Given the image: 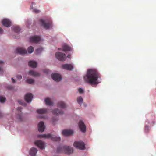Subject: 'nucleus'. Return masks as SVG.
<instances>
[{
  "label": "nucleus",
  "instance_id": "cd10ccee",
  "mask_svg": "<svg viewBox=\"0 0 156 156\" xmlns=\"http://www.w3.org/2000/svg\"><path fill=\"white\" fill-rule=\"evenodd\" d=\"M34 51V48L32 46L29 47L28 48V51L29 53H31Z\"/></svg>",
  "mask_w": 156,
  "mask_h": 156
},
{
  "label": "nucleus",
  "instance_id": "393cba45",
  "mask_svg": "<svg viewBox=\"0 0 156 156\" xmlns=\"http://www.w3.org/2000/svg\"><path fill=\"white\" fill-rule=\"evenodd\" d=\"M58 106L62 108H65L66 107V104L62 101H59L58 103Z\"/></svg>",
  "mask_w": 156,
  "mask_h": 156
},
{
  "label": "nucleus",
  "instance_id": "4be33fe9",
  "mask_svg": "<svg viewBox=\"0 0 156 156\" xmlns=\"http://www.w3.org/2000/svg\"><path fill=\"white\" fill-rule=\"evenodd\" d=\"M47 109H39L37 110V112L39 114H44L47 112Z\"/></svg>",
  "mask_w": 156,
  "mask_h": 156
},
{
  "label": "nucleus",
  "instance_id": "6ab92c4d",
  "mask_svg": "<svg viewBox=\"0 0 156 156\" xmlns=\"http://www.w3.org/2000/svg\"><path fill=\"white\" fill-rule=\"evenodd\" d=\"M53 114L56 115L58 114H62L63 113V112L62 110H59L58 109H55L52 111Z\"/></svg>",
  "mask_w": 156,
  "mask_h": 156
},
{
  "label": "nucleus",
  "instance_id": "7ed1b4c3",
  "mask_svg": "<svg viewBox=\"0 0 156 156\" xmlns=\"http://www.w3.org/2000/svg\"><path fill=\"white\" fill-rule=\"evenodd\" d=\"M38 137H39L51 139L52 140L54 141H59L60 139V137H58L55 136H52L51 134L39 135L38 136Z\"/></svg>",
  "mask_w": 156,
  "mask_h": 156
},
{
  "label": "nucleus",
  "instance_id": "b1692460",
  "mask_svg": "<svg viewBox=\"0 0 156 156\" xmlns=\"http://www.w3.org/2000/svg\"><path fill=\"white\" fill-rule=\"evenodd\" d=\"M45 102L46 104L49 106H51L53 104V103L51 102L50 98H47L45 99Z\"/></svg>",
  "mask_w": 156,
  "mask_h": 156
},
{
  "label": "nucleus",
  "instance_id": "f03ea898",
  "mask_svg": "<svg viewBox=\"0 0 156 156\" xmlns=\"http://www.w3.org/2000/svg\"><path fill=\"white\" fill-rule=\"evenodd\" d=\"M64 151L67 154H70L72 153L73 151L72 147L68 146H59L57 149V151L58 152H61Z\"/></svg>",
  "mask_w": 156,
  "mask_h": 156
},
{
  "label": "nucleus",
  "instance_id": "473e14b6",
  "mask_svg": "<svg viewBox=\"0 0 156 156\" xmlns=\"http://www.w3.org/2000/svg\"><path fill=\"white\" fill-rule=\"evenodd\" d=\"M17 118L19 119L20 121L22 120V116L21 114H20L17 115Z\"/></svg>",
  "mask_w": 156,
  "mask_h": 156
},
{
  "label": "nucleus",
  "instance_id": "f257e3e1",
  "mask_svg": "<svg viewBox=\"0 0 156 156\" xmlns=\"http://www.w3.org/2000/svg\"><path fill=\"white\" fill-rule=\"evenodd\" d=\"M101 77L100 75L95 69H89L87 71L86 75L84 76L86 82L90 84H97L100 82L98 80Z\"/></svg>",
  "mask_w": 156,
  "mask_h": 156
},
{
  "label": "nucleus",
  "instance_id": "f8f14e48",
  "mask_svg": "<svg viewBox=\"0 0 156 156\" xmlns=\"http://www.w3.org/2000/svg\"><path fill=\"white\" fill-rule=\"evenodd\" d=\"M17 53L20 54H24L27 53V51L22 48L18 47L17 48L16 50Z\"/></svg>",
  "mask_w": 156,
  "mask_h": 156
},
{
  "label": "nucleus",
  "instance_id": "2f4dec72",
  "mask_svg": "<svg viewBox=\"0 0 156 156\" xmlns=\"http://www.w3.org/2000/svg\"><path fill=\"white\" fill-rule=\"evenodd\" d=\"M43 48H38L36 50V51L37 53H40L43 50Z\"/></svg>",
  "mask_w": 156,
  "mask_h": 156
},
{
  "label": "nucleus",
  "instance_id": "4468645a",
  "mask_svg": "<svg viewBox=\"0 0 156 156\" xmlns=\"http://www.w3.org/2000/svg\"><path fill=\"white\" fill-rule=\"evenodd\" d=\"M38 130L40 132H42L44 131L45 129V126L44 123L43 122H40L38 124Z\"/></svg>",
  "mask_w": 156,
  "mask_h": 156
},
{
  "label": "nucleus",
  "instance_id": "79ce46f5",
  "mask_svg": "<svg viewBox=\"0 0 156 156\" xmlns=\"http://www.w3.org/2000/svg\"><path fill=\"white\" fill-rule=\"evenodd\" d=\"M3 62L2 61H0V64L3 63Z\"/></svg>",
  "mask_w": 156,
  "mask_h": 156
},
{
  "label": "nucleus",
  "instance_id": "0eeeda50",
  "mask_svg": "<svg viewBox=\"0 0 156 156\" xmlns=\"http://www.w3.org/2000/svg\"><path fill=\"white\" fill-rule=\"evenodd\" d=\"M41 39L40 36H34L31 37L30 38V42L34 43H37Z\"/></svg>",
  "mask_w": 156,
  "mask_h": 156
},
{
  "label": "nucleus",
  "instance_id": "423d86ee",
  "mask_svg": "<svg viewBox=\"0 0 156 156\" xmlns=\"http://www.w3.org/2000/svg\"><path fill=\"white\" fill-rule=\"evenodd\" d=\"M40 22L41 25L46 29H49L52 27V22L51 21H50L46 23L45 21L42 19H40Z\"/></svg>",
  "mask_w": 156,
  "mask_h": 156
},
{
  "label": "nucleus",
  "instance_id": "ddd939ff",
  "mask_svg": "<svg viewBox=\"0 0 156 156\" xmlns=\"http://www.w3.org/2000/svg\"><path fill=\"white\" fill-rule=\"evenodd\" d=\"M62 68L64 69L69 70H71L73 68V66L71 64H66L62 66Z\"/></svg>",
  "mask_w": 156,
  "mask_h": 156
},
{
  "label": "nucleus",
  "instance_id": "f704fd0d",
  "mask_svg": "<svg viewBox=\"0 0 156 156\" xmlns=\"http://www.w3.org/2000/svg\"><path fill=\"white\" fill-rule=\"evenodd\" d=\"M78 91L80 93H82L83 92V90L81 88H80L78 89Z\"/></svg>",
  "mask_w": 156,
  "mask_h": 156
},
{
  "label": "nucleus",
  "instance_id": "412c9836",
  "mask_svg": "<svg viewBox=\"0 0 156 156\" xmlns=\"http://www.w3.org/2000/svg\"><path fill=\"white\" fill-rule=\"evenodd\" d=\"M29 74L33 76H40L39 73L33 70L30 71L29 72Z\"/></svg>",
  "mask_w": 156,
  "mask_h": 156
},
{
  "label": "nucleus",
  "instance_id": "f3484780",
  "mask_svg": "<svg viewBox=\"0 0 156 156\" xmlns=\"http://www.w3.org/2000/svg\"><path fill=\"white\" fill-rule=\"evenodd\" d=\"M37 151V149L35 148H32L29 152L31 156H35Z\"/></svg>",
  "mask_w": 156,
  "mask_h": 156
},
{
  "label": "nucleus",
  "instance_id": "bb28decb",
  "mask_svg": "<svg viewBox=\"0 0 156 156\" xmlns=\"http://www.w3.org/2000/svg\"><path fill=\"white\" fill-rule=\"evenodd\" d=\"M77 101L80 105L83 102V99L81 97H79L77 98Z\"/></svg>",
  "mask_w": 156,
  "mask_h": 156
},
{
  "label": "nucleus",
  "instance_id": "a19ab883",
  "mask_svg": "<svg viewBox=\"0 0 156 156\" xmlns=\"http://www.w3.org/2000/svg\"><path fill=\"white\" fill-rule=\"evenodd\" d=\"M3 116L2 113L0 112V117H2Z\"/></svg>",
  "mask_w": 156,
  "mask_h": 156
},
{
  "label": "nucleus",
  "instance_id": "1a4fd4ad",
  "mask_svg": "<svg viewBox=\"0 0 156 156\" xmlns=\"http://www.w3.org/2000/svg\"><path fill=\"white\" fill-rule=\"evenodd\" d=\"M51 77L53 80L56 81H59L61 79V75L56 73L52 74Z\"/></svg>",
  "mask_w": 156,
  "mask_h": 156
},
{
  "label": "nucleus",
  "instance_id": "c85d7f7f",
  "mask_svg": "<svg viewBox=\"0 0 156 156\" xmlns=\"http://www.w3.org/2000/svg\"><path fill=\"white\" fill-rule=\"evenodd\" d=\"M26 82L29 84H32L34 82V80L31 79H28L26 80Z\"/></svg>",
  "mask_w": 156,
  "mask_h": 156
},
{
  "label": "nucleus",
  "instance_id": "20e7f679",
  "mask_svg": "<svg viewBox=\"0 0 156 156\" xmlns=\"http://www.w3.org/2000/svg\"><path fill=\"white\" fill-rule=\"evenodd\" d=\"M73 145L76 148L80 150H84L85 149V144L81 141H75Z\"/></svg>",
  "mask_w": 156,
  "mask_h": 156
},
{
  "label": "nucleus",
  "instance_id": "e433bc0d",
  "mask_svg": "<svg viewBox=\"0 0 156 156\" xmlns=\"http://www.w3.org/2000/svg\"><path fill=\"white\" fill-rule=\"evenodd\" d=\"M22 108L21 107H19L17 108V110L18 111H20L22 109Z\"/></svg>",
  "mask_w": 156,
  "mask_h": 156
},
{
  "label": "nucleus",
  "instance_id": "aec40b11",
  "mask_svg": "<svg viewBox=\"0 0 156 156\" xmlns=\"http://www.w3.org/2000/svg\"><path fill=\"white\" fill-rule=\"evenodd\" d=\"M62 49L64 51H70L71 50V48L67 45L65 44L62 46Z\"/></svg>",
  "mask_w": 156,
  "mask_h": 156
},
{
  "label": "nucleus",
  "instance_id": "5701e85b",
  "mask_svg": "<svg viewBox=\"0 0 156 156\" xmlns=\"http://www.w3.org/2000/svg\"><path fill=\"white\" fill-rule=\"evenodd\" d=\"M34 4L35 5V4L33 2H32L31 5L30 6V9H32L33 10H32L33 12L34 13H39L40 12V11L39 10H38L36 8H33V5Z\"/></svg>",
  "mask_w": 156,
  "mask_h": 156
},
{
  "label": "nucleus",
  "instance_id": "4c0bfd02",
  "mask_svg": "<svg viewBox=\"0 0 156 156\" xmlns=\"http://www.w3.org/2000/svg\"><path fill=\"white\" fill-rule=\"evenodd\" d=\"M12 80L13 83H14L16 81V80H15L14 79L12 78Z\"/></svg>",
  "mask_w": 156,
  "mask_h": 156
},
{
  "label": "nucleus",
  "instance_id": "39448f33",
  "mask_svg": "<svg viewBox=\"0 0 156 156\" xmlns=\"http://www.w3.org/2000/svg\"><path fill=\"white\" fill-rule=\"evenodd\" d=\"M55 56L58 59L62 61H65L66 59V56L65 54L62 52H56Z\"/></svg>",
  "mask_w": 156,
  "mask_h": 156
},
{
  "label": "nucleus",
  "instance_id": "7c9ffc66",
  "mask_svg": "<svg viewBox=\"0 0 156 156\" xmlns=\"http://www.w3.org/2000/svg\"><path fill=\"white\" fill-rule=\"evenodd\" d=\"M18 102L20 104L22 105L23 106H26V104L21 100H19Z\"/></svg>",
  "mask_w": 156,
  "mask_h": 156
},
{
  "label": "nucleus",
  "instance_id": "a211bd4d",
  "mask_svg": "<svg viewBox=\"0 0 156 156\" xmlns=\"http://www.w3.org/2000/svg\"><path fill=\"white\" fill-rule=\"evenodd\" d=\"M28 65L30 67L34 68L37 66V64L35 61H31L28 62Z\"/></svg>",
  "mask_w": 156,
  "mask_h": 156
},
{
  "label": "nucleus",
  "instance_id": "2eb2a0df",
  "mask_svg": "<svg viewBox=\"0 0 156 156\" xmlns=\"http://www.w3.org/2000/svg\"><path fill=\"white\" fill-rule=\"evenodd\" d=\"M73 133L71 130H64L62 131V134L65 136H68L72 134Z\"/></svg>",
  "mask_w": 156,
  "mask_h": 156
},
{
  "label": "nucleus",
  "instance_id": "9b49d317",
  "mask_svg": "<svg viewBox=\"0 0 156 156\" xmlns=\"http://www.w3.org/2000/svg\"><path fill=\"white\" fill-rule=\"evenodd\" d=\"M79 126L80 130L82 132H85L86 131V127L85 125L82 121H80L79 123Z\"/></svg>",
  "mask_w": 156,
  "mask_h": 156
},
{
  "label": "nucleus",
  "instance_id": "c9c22d12",
  "mask_svg": "<svg viewBox=\"0 0 156 156\" xmlns=\"http://www.w3.org/2000/svg\"><path fill=\"white\" fill-rule=\"evenodd\" d=\"M148 127L147 126H146L145 128V131L146 132H147Z\"/></svg>",
  "mask_w": 156,
  "mask_h": 156
},
{
  "label": "nucleus",
  "instance_id": "dca6fc26",
  "mask_svg": "<svg viewBox=\"0 0 156 156\" xmlns=\"http://www.w3.org/2000/svg\"><path fill=\"white\" fill-rule=\"evenodd\" d=\"M3 25L5 27H9L10 26L11 22L7 19H4L2 22Z\"/></svg>",
  "mask_w": 156,
  "mask_h": 156
},
{
  "label": "nucleus",
  "instance_id": "6e6552de",
  "mask_svg": "<svg viewBox=\"0 0 156 156\" xmlns=\"http://www.w3.org/2000/svg\"><path fill=\"white\" fill-rule=\"evenodd\" d=\"M34 144L41 149L44 148V143L41 140H38L34 142Z\"/></svg>",
  "mask_w": 156,
  "mask_h": 156
},
{
  "label": "nucleus",
  "instance_id": "ea45409f",
  "mask_svg": "<svg viewBox=\"0 0 156 156\" xmlns=\"http://www.w3.org/2000/svg\"><path fill=\"white\" fill-rule=\"evenodd\" d=\"M3 31V30L0 27V33H2Z\"/></svg>",
  "mask_w": 156,
  "mask_h": 156
},
{
  "label": "nucleus",
  "instance_id": "a878e982",
  "mask_svg": "<svg viewBox=\"0 0 156 156\" xmlns=\"http://www.w3.org/2000/svg\"><path fill=\"white\" fill-rule=\"evenodd\" d=\"M12 29L16 33L19 32L20 30V28L17 26L12 27Z\"/></svg>",
  "mask_w": 156,
  "mask_h": 156
},
{
  "label": "nucleus",
  "instance_id": "9d476101",
  "mask_svg": "<svg viewBox=\"0 0 156 156\" xmlns=\"http://www.w3.org/2000/svg\"><path fill=\"white\" fill-rule=\"evenodd\" d=\"M33 98L32 94L30 93H28L25 95L24 98L26 102L30 103L32 100Z\"/></svg>",
  "mask_w": 156,
  "mask_h": 156
},
{
  "label": "nucleus",
  "instance_id": "58836bf2",
  "mask_svg": "<svg viewBox=\"0 0 156 156\" xmlns=\"http://www.w3.org/2000/svg\"><path fill=\"white\" fill-rule=\"evenodd\" d=\"M3 72V69L1 67H0V72Z\"/></svg>",
  "mask_w": 156,
  "mask_h": 156
},
{
  "label": "nucleus",
  "instance_id": "c756f323",
  "mask_svg": "<svg viewBox=\"0 0 156 156\" xmlns=\"http://www.w3.org/2000/svg\"><path fill=\"white\" fill-rule=\"evenodd\" d=\"M6 100V98L5 97L0 96V102L2 103H4Z\"/></svg>",
  "mask_w": 156,
  "mask_h": 156
},
{
  "label": "nucleus",
  "instance_id": "37998d69",
  "mask_svg": "<svg viewBox=\"0 0 156 156\" xmlns=\"http://www.w3.org/2000/svg\"><path fill=\"white\" fill-rule=\"evenodd\" d=\"M70 55H69L68 56H67V57L68 58H69L70 57Z\"/></svg>",
  "mask_w": 156,
  "mask_h": 156
},
{
  "label": "nucleus",
  "instance_id": "72a5a7b5",
  "mask_svg": "<svg viewBox=\"0 0 156 156\" xmlns=\"http://www.w3.org/2000/svg\"><path fill=\"white\" fill-rule=\"evenodd\" d=\"M16 78L20 80L22 79V77L20 75H18L16 76Z\"/></svg>",
  "mask_w": 156,
  "mask_h": 156
}]
</instances>
